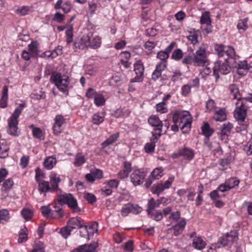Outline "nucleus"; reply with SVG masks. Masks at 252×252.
<instances>
[{"mask_svg": "<svg viewBox=\"0 0 252 252\" xmlns=\"http://www.w3.org/2000/svg\"><path fill=\"white\" fill-rule=\"evenodd\" d=\"M198 34L196 32H190L189 35L187 36V38L191 43L195 44L198 43Z\"/></svg>", "mask_w": 252, "mask_h": 252, "instance_id": "bf43d9fd", "label": "nucleus"}, {"mask_svg": "<svg viewBox=\"0 0 252 252\" xmlns=\"http://www.w3.org/2000/svg\"><path fill=\"white\" fill-rule=\"evenodd\" d=\"M9 147L6 142L2 140L0 142V158H4L8 156Z\"/></svg>", "mask_w": 252, "mask_h": 252, "instance_id": "473e14b6", "label": "nucleus"}, {"mask_svg": "<svg viewBox=\"0 0 252 252\" xmlns=\"http://www.w3.org/2000/svg\"><path fill=\"white\" fill-rule=\"evenodd\" d=\"M163 198L156 201L153 198L150 199L148 203V208L147 209V212L148 215L151 214L156 208H158L159 206V205L163 202Z\"/></svg>", "mask_w": 252, "mask_h": 252, "instance_id": "412c9836", "label": "nucleus"}, {"mask_svg": "<svg viewBox=\"0 0 252 252\" xmlns=\"http://www.w3.org/2000/svg\"><path fill=\"white\" fill-rule=\"evenodd\" d=\"M23 218L26 220H31L33 216V210L29 208H24L21 212Z\"/></svg>", "mask_w": 252, "mask_h": 252, "instance_id": "ea45409f", "label": "nucleus"}, {"mask_svg": "<svg viewBox=\"0 0 252 252\" xmlns=\"http://www.w3.org/2000/svg\"><path fill=\"white\" fill-rule=\"evenodd\" d=\"M239 180L236 178H231L227 179L224 185H221L219 187V190L220 192L228 191L230 189L238 186Z\"/></svg>", "mask_w": 252, "mask_h": 252, "instance_id": "dca6fc26", "label": "nucleus"}, {"mask_svg": "<svg viewBox=\"0 0 252 252\" xmlns=\"http://www.w3.org/2000/svg\"><path fill=\"white\" fill-rule=\"evenodd\" d=\"M30 252H45L44 245L40 241L36 242Z\"/></svg>", "mask_w": 252, "mask_h": 252, "instance_id": "3c124183", "label": "nucleus"}, {"mask_svg": "<svg viewBox=\"0 0 252 252\" xmlns=\"http://www.w3.org/2000/svg\"><path fill=\"white\" fill-rule=\"evenodd\" d=\"M31 12V9L27 6H21L16 10V13L20 15L24 16Z\"/></svg>", "mask_w": 252, "mask_h": 252, "instance_id": "603ef678", "label": "nucleus"}, {"mask_svg": "<svg viewBox=\"0 0 252 252\" xmlns=\"http://www.w3.org/2000/svg\"><path fill=\"white\" fill-rule=\"evenodd\" d=\"M57 200L61 205H67L74 212H79L81 210L77 199L71 193L60 194L58 195Z\"/></svg>", "mask_w": 252, "mask_h": 252, "instance_id": "423d86ee", "label": "nucleus"}, {"mask_svg": "<svg viewBox=\"0 0 252 252\" xmlns=\"http://www.w3.org/2000/svg\"><path fill=\"white\" fill-rule=\"evenodd\" d=\"M31 127L32 128V134L34 137L40 139H44L43 133L39 128L34 127L33 126H31Z\"/></svg>", "mask_w": 252, "mask_h": 252, "instance_id": "de8ad7c7", "label": "nucleus"}, {"mask_svg": "<svg viewBox=\"0 0 252 252\" xmlns=\"http://www.w3.org/2000/svg\"><path fill=\"white\" fill-rule=\"evenodd\" d=\"M157 58L160 60V62L167 63V60L169 58V55L164 51H160L158 53Z\"/></svg>", "mask_w": 252, "mask_h": 252, "instance_id": "5fc2aeb1", "label": "nucleus"}, {"mask_svg": "<svg viewBox=\"0 0 252 252\" xmlns=\"http://www.w3.org/2000/svg\"><path fill=\"white\" fill-rule=\"evenodd\" d=\"M98 224L96 222H93L91 224L87 226L84 225L83 229L80 231V234L82 237H85L88 236L90 239L93 236L94 233H97L98 230Z\"/></svg>", "mask_w": 252, "mask_h": 252, "instance_id": "2eb2a0df", "label": "nucleus"}, {"mask_svg": "<svg viewBox=\"0 0 252 252\" xmlns=\"http://www.w3.org/2000/svg\"><path fill=\"white\" fill-rule=\"evenodd\" d=\"M74 252H96L94 245H84L80 246L78 248L74 250Z\"/></svg>", "mask_w": 252, "mask_h": 252, "instance_id": "7c9ffc66", "label": "nucleus"}, {"mask_svg": "<svg viewBox=\"0 0 252 252\" xmlns=\"http://www.w3.org/2000/svg\"><path fill=\"white\" fill-rule=\"evenodd\" d=\"M173 122L179 125L183 132H188L191 128L192 117L188 111H178L173 116Z\"/></svg>", "mask_w": 252, "mask_h": 252, "instance_id": "f03ea898", "label": "nucleus"}, {"mask_svg": "<svg viewBox=\"0 0 252 252\" xmlns=\"http://www.w3.org/2000/svg\"><path fill=\"white\" fill-rule=\"evenodd\" d=\"M85 158L81 154H78L76 155L74 161V165L76 167H79L85 162Z\"/></svg>", "mask_w": 252, "mask_h": 252, "instance_id": "a19ab883", "label": "nucleus"}, {"mask_svg": "<svg viewBox=\"0 0 252 252\" xmlns=\"http://www.w3.org/2000/svg\"><path fill=\"white\" fill-rule=\"evenodd\" d=\"M9 219L8 211L6 209L0 210V223L7 221Z\"/></svg>", "mask_w": 252, "mask_h": 252, "instance_id": "a18cd8bd", "label": "nucleus"}, {"mask_svg": "<svg viewBox=\"0 0 252 252\" xmlns=\"http://www.w3.org/2000/svg\"><path fill=\"white\" fill-rule=\"evenodd\" d=\"M236 105L234 117L239 123H242L246 118L247 109L241 101H237Z\"/></svg>", "mask_w": 252, "mask_h": 252, "instance_id": "f8f14e48", "label": "nucleus"}, {"mask_svg": "<svg viewBox=\"0 0 252 252\" xmlns=\"http://www.w3.org/2000/svg\"><path fill=\"white\" fill-rule=\"evenodd\" d=\"M146 174L143 169H134L130 176V181L134 186L139 185L143 182Z\"/></svg>", "mask_w": 252, "mask_h": 252, "instance_id": "9b49d317", "label": "nucleus"}, {"mask_svg": "<svg viewBox=\"0 0 252 252\" xmlns=\"http://www.w3.org/2000/svg\"><path fill=\"white\" fill-rule=\"evenodd\" d=\"M163 169L161 167H158L153 170L151 175L154 179H159L163 175Z\"/></svg>", "mask_w": 252, "mask_h": 252, "instance_id": "c03bdc74", "label": "nucleus"}, {"mask_svg": "<svg viewBox=\"0 0 252 252\" xmlns=\"http://www.w3.org/2000/svg\"><path fill=\"white\" fill-rule=\"evenodd\" d=\"M206 245V242L199 237H196L193 238L192 241L193 247L198 250H203Z\"/></svg>", "mask_w": 252, "mask_h": 252, "instance_id": "bb28decb", "label": "nucleus"}, {"mask_svg": "<svg viewBox=\"0 0 252 252\" xmlns=\"http://www.w3.org/2000/svg\"><path fill=\"white\" fill-rule=\"evenodd\" d=\"M165 105L166 104L164 102L158 103L156 106V111L161 114L166 113L167 112V108Z\"/></svg>", "mask_w": 252, "mask_h": 252, "instance_id": "13d9d810", "label": "nucleus"}, {"mask_svg": "<svg viewBox=\"0 0 252 252\" xmlns=\"http://www.w3.org/2000/svg\"><path fill=\"white\" fill-rule=\"evenodd\" d=\"M105 115L103 113L94 114L92 118V122L95 125H99L104 121Z\"/></svg>", "mask_w": 252, "mask_h": 252, "instance_id": "58836bf2", "label": "nucleus"}, {"mask_svg": "<svg viewBox=\"0 0 252 252\" xmlns=\"http://www.w3.org/2000/svg\"><path fill=\"white\" fill-rule=\"evenodd\" d=\"M180 216L181 214L179 211L172 212L169 217V220L172 223H178V222H179L181 221V220L185 219L184 218H181Z\"/></svg>", "mask_w": 252, "mask_h": 252, "instance_id": "e433bc0d", "label": "nucleus"}, {"mask_svg": "<svg viewBox=\"0 0 252 252\" xmlns=\"http://www.w3.org/2000/svg\"><path fill=\"white\" fill-rule=\"evenodd\" d=\"M248 21L247 18L240 20L237 24V28L239 30L245 31L248 28Z\"/></svg>", "mask_w": 252, "mask_h": 252, "instance_id": "49530a36", "label": "nucleus"}, {"mask_svg": "<svg viewBox=\"0 0 252 252\" xmlns=\"http://www.w3.org/2000/svg\"><path fill=\"white\" fill-rule=\"evenodd\" d=\"M123 169L118 173V177L121 179L127 178L129 173L132 171L131 164L129 162H124Z\"/></svg>", "mask_w": 252, "mask_h": 252, "instance_id": "6ab92c4d", "label": "nucleus"}, {"mask_svg": "<svg viewBox=\"0 0 252 252\" xmlns=\"http://www.w3.org/2000/svg\"><path fill=\"white\" fill-rule=\"evenodd\" d=\"M174 180V177L173 176H171L168 178V180L164 182H160L157 185H154V191L153 192L159 195L165 189H169Z\"/></svg>", "mask_w": 252, "mask_h": 252, "instance_id": "4468645a", "label": "nucleus"}, {"mask_svg": "<svg viewBox=\"0 0 252 252\" xmlns=\"http://www.w3.org/2000/svg\"><path fill=\"white\" fill-rule=\"evenodd\" d=\"M56 163L57 160L56 158L51 156L48 157L45 159L43 162V165L46 169L48 170H51L54 167Z\"/></svg>", "mask_w": 252, "mask_h": 252, "instance_id": "cd10ccee", "label": "nucleus"}, {"mask_svg": "<svg viewBox=\"0 0 252 252\" xmlns=\"http://www.w3.org/2000/svg\"><path fill=\"white\" fill-rule=\"evenodd\" d=\"M8 100V88L4 86L2 89V96L0 100V107L2 108H5L7 105Z\"/></svg>", "mask_w": 252, "mask_h": 252, "instance_id": "c85d7f7f", "label": "nucleus"}, {"mask_svg": "<svg viewBox=\"0 0 252 252\" xmlns=\"http://www.w3.org/2000/svg\"><path fill=\"white\" fill-rule=\"evenodd\" d=\"M84 197L87 201V202L90 204H93L96 201L95 196L92 193H85Z\"/></svg>", "mask_w": 252, "mask_h": 252, "instance_id": "680f3d73", "label": "nucleus"}, {"mask_svg": "<svg viewBox=\"0 0 252 252\" xmlns=\"http://www.w3.org/2000/svg\"><path fill=\"white\" fill-rule=\"evenodd\" d=\"M119 136V134L118 133H116L111 135L108 139H107L101 144L102 148L104 149L106 147L112 145L117 140Z\"/></svg>", "mask_w": 252, "mask_h": 252, "instance_id": "2f4dec72", "label": "nucleus"}, {"mask_svg": "<svg viewBox=\"0 0 252 252\" xmlns=\"http://www.w3.org/2000/svg\"><path fill=\"white\" fill-rule=\"evenodd\" d=\"M149 124L154 127V130L152 132L153 135L157 137H160L163 124L159 118L155 115L151 116L148 119Z\"/></svg>", "mask_w": 252, "mask_h": 252, "instance_id": "9d476101", "label": "nucleus"}, {"mask_svg": "<svg viewBox=\"0 0 252 252\" xmlns=\"http://www.w3.org/2000/svg\"><path fill=\"white\" fill-rule=\"evenodd\" d=\"M179 154L188 159H192L194 157V152L190 148H185L179 152Z\"/></svg>", "mask_w": 252, "mask_h": 252, "instance_id": "72a5a7b5", "label": "nucleus"}, {"mask_svg": "<svg viewBox=\"0 0 252 252\" xmlns=\"http://www.w3.org/2000/svg\"><path fill=\"white\" fill-rule=\"evenodd\" d=\"M238 240V233L236 230H231L221 236L218 241V244L223 247L231 246Z\"/></svg>", "mask_w": 252, "mask_h": 252, "instance_id": "6e6552de", "label": "nucleus"}, {"mask_svg": "<svg viewBox=\"0 0 252 252\" xmlns=\"http://www.w3.org/2000/svg\"><path fill=\"white\" fill-rule=\"evenodd\" d=\"M25 107V104H20L16 108L11 116L8 120L7 132L11 135L17 136L19 133L18 130V118L22 113L23 108Z\"/></svg>", "mask_w": 252, "mask_h": 252, "instance_id": "20e7f679", "label": "nucleus"}, {"mask_svg": "<svg viewBox=\"0 0 252 252\" xmlns=\"http://www.w3.org/2000/svg\"><path fill=\"white\" fill-rule=\"evenodd\" d=\"M231 63H232L230 61H225L220 59L215 63L213 67V74L215 76L216 80L220 77L219 73L225 75L230 72Z\"/></svg>", "mask_w": 252, "mask_h": 252, "instance_id": "0eeeda50", "label": "nucleus"}, {"mask_svg": "<svg viewBox=\"0 0 252 252\" xmlns=\"http://www.w3.org/2000/svg\"><path fill=\"white\" fill-rule=\"evenodd\" d=\"M41 213L42 215L46 217L49 218L50 217V213L51 209L50 208L49 206H43L41 207Z\"/></svg>", "mask_w": 252, "mask_h": 252, "instance_id": "69168bd1", "label": "nucleus"}, {"mask_svg": "<svg viewBox=\"0 0 252 252\" xmlns=\"http://www.w3.org/2000/svg\"><path fill=\"white\" fill-rule=\"evenodd\" d=\"M202 131L206 137H209L213 133L214 130L208 123H206L202 127Z\"/></svg>", "mask_w": 252, "mask_h": 252, "instance_id": "79ce46f5", "label": "nucleus"}, {"mask_svg": "<svg viewBox=\"0 0 252 252\" xmlns=\"http://www.w3.org/2000/svg\"><path fill=\"white\" fill-rule=\"evenodd\" d=\"M208 54L206 49L200 47L193 54L194 60V66H204L208 62Z\"/></svg>", "mask_w": 252, "mask_h": 252, "instance_id": "1a4fd4ad", "label": "nucleus"}, {"mask_svg": "<svg viewBox=\"0 0 252 252\" xmlns=\"http://www.w3.org/2000/svg\"><path fill=\"white\" fill-rule=\"evenodd\" d=\"M213 118L216 121H224L226 119V115L225 110L223 108H220L219 110L216 111L214 114Z\"/></svg>", "mask_w": 252, "mask_h": 252, "instance_id": "c756f323", "label": "nucleus"}, {"mask_svg": "<svg viewBox=\"0 0 252 252\" xmlns=\"http://www.w3.org/2000/svg\"><path fill=\"white\" fill-rule=\"evenodd\" d=\"M72 230L68 226L62 228L60 230V233L62 236L64 238H67L70 235Z\"/></svg>", "mask_w": 252, "mask_h": 252, "instance_id": "0e129e2a", "label": "nucleus"}, {"mask_svg": "<svg viewBox=\"0 0 252 252\" xmlns=\"http://www.w3.org/2000/svg\"><path fill=\"white\" fill-rule=\"evenodd\" d=\"M134 71L136 76L130 81V83L140 82L143 80L144 67L141 61H137L134 64Z\"/></svg>", "mask_w": 252, "mask_h": 252, "instance_id": "ddd939ff", "label": "nucleus"}, {"mask_svg": "<svg viewBox=\"0 0 252 252\" xmlns=\"http://www.w3.org/2000/svg\"><path fill=\"white\" fill-rule=\"evenodd\" d=\"M83 220L79 217L70 219L67 223V225L72 230L73 229L83 228Z\"/></svg>", "mask_w": 252, "mask_h": 252, "instance_id": "a211bd4d", "label": "nucleus"}, {"mask_svg": "<svg viewBox=\"0 0 252 252\" xmlns=\"http://www.w3.org/2000/svg\"><path fill=\"white\" fill-rule=\"evenodd\" d=\"M38 190L40 193H45L48 191H55L52 187H50L49 183L47 181H41L38 183Z\"/></svg>", "mask_w": 252, "mask_h": 252, "instance_id": "a878e982", "label": "nucleus"}, {"mask_svg": "<svg viewBox=\"0 0 252 252\" xmlns=\"http://www.w3.org/2000/svg\"><path fill=\"white\" fill-rule=\"evenodd\" d=\"M228 91L234 99H237V101H241V96L237 85L234 84L230 85L228 87Z\"/></svg>", "mask_w": 252, "mask_h": 252, "instance_id": "5701e85b", "label": "nucleus"}, {"mask_svg": "<svg viewBox=\"0 0 252 252\" xmlns=\"http://www.w3.org/2000/svg\"><path fill=\"white\" fill-rule=\"evenodd\" d=\"M27 236H28V230L25 227L23 229H21L20 230V232L19 234V236L18 238V242L19 243H23L26 242L27 240Z\"/></svg>", "mask_w": 252, "mask_h": 252, "instance_id": "09e8293b", "label": "nucleus"}, {"mask_svg": "<svg viewBox=\"0 0 252 252\" xmlns=\"http://www.w3.org/2000/svg\"><path fill=\"white\" fill-rule=\"evenodd\" d=\"M243 150L248 155L252 154V138L244 146Z\"/></svg>", "mask_w": 252, "mask_h": 252, "instance_id": "052dcab7", "label": "nucleus"}, {"mask_svg": "<svg viewBox=\"0 0 252 252\" xmlns=\"http://www.w3.org/2000/svg\"><path fill=\"white\" fill-rule=\"evenodd\" d=\"M56 9H62L65 13H68L70 11L71 6L69 2H63V0H58L55 4L54 6Z\"/></svg>", "mask_w": 252, "mask_h": 252, "instance_id": "b1692460", "label": "nucleus"}, {"mask_svg": "<svg viewBox=\"0 0 252 252\" xmlns=\"http://www.w3.org/2000/svg\"><path fill=\"white\" fill-rule=\"evenodd\" d=\"M101 44V37L96 33L89 31L77 39L74 44L75 49L84 50L88 48L96 49Z\"/></svg>", "mask_w": 252, "mask_h": 252, "instance_id": "f257e3e1", "label": "nucleus"}, {"mask_svg": "<svg viewBox=\"0 0 252 252\" xmlns=\"http://www.w3.org/2000/svg\"><path fill=\"white\" fill-rule=\"evenodd\" d=\"M151 218L156 221L160 220L162 217L163 215L160 210L153 211L151 214L149 215Z\"/></svg>", "mask_w": 252, "mask_h": 252, "instance_id": "864d4df0", "label": "nucleus"}, {"mask_svg": "<svg viewBox=\"0 0 252 252\" xmlns=\"http://www.w3.org/2000/svg\"><path fill=\"white\" fill-rule=\"evenodd\" d=\"M183 56V53L180 49L175 50L172 55L171 58L176 61H179L182 58Z\"/></svg>", "mask_w": 252, "mask_h": 252, "instance_id": "4d7b16f0", "label": "nucleus"}, {"mask_svg": "<svg viewBox=\"0 0 252 252\" xmlns=\"http://www.w3.org/2000/svg\"><path fill=\"white\" fill-rule=\"evenodd\" d=\"M167 66V63L159 62L156 64L155 69L162 72L166 68Z\"/></svg>", "mask_w": 252, "mask_h": 252, "instance_id": "338daca9", "label": "nucleus"}, {"mask_svg": "<svg viewBox=\"0 0 252 252\" xmlns=\"http://www.w3.org/2000/svg\"><path fill=\"white\" fill-rule=\"evenodd\" d=\"M132 207V204L127 203L124 205L121 210V214L123 216L126 217L131 212V208Z\"/></svg>", "mask_w": 252, "mask_h": 252, "instance_id": "8fccbe9b", "label": "nucleus"}, {"mask_svg": "<svg viewBox=\"0 0 252 252\" xmlns=\"http://www.w3.org/2000/svg\"><path fill=\"white\" fill-rule=\"evenodd\" d=\"M14 185V182L11 178H8L4 180L2 185L1 190L4 192H8Z\"/></svg>", "mask_w": 252, "mask_h": 252, "instance_id": "c9c22d12", "label": "nucleus"}, {"mask_svg": "<svg viewBox=\"0 0 252 252\" xmlns=\"http://www.w3.org/2000/svg\"><path fill=\"white\" fill-rule=\"evenodd\" d=\"M215 50L217 52L219 59L225 61H230L232 63L234 62L236 55L232 47L216 45Z\"/></svg>", "mask_w": 252, "mask_h": 252, "instance_id": "39448f33", "label": "nucleus"}, {"mask_svg": "<svg viewBox=\"0 0 252 252\" xmlns=\"http://www.w3.org/2000/svg\"><path fill=\"white\" fill-rule=\"evenodd\" d=\"M160 137L153 135L151 138V142L147 143L145 146V151L147 153H153L155 150V144Z\"/></svg>", "mask_w": 252, "mask_h": 252, "instance_id": "4be33fe9", "label": "nucleus"}, {"mask_svg": "<svg viewBox=\"0 0 252 252\" xmlns=\"http://www.w3.org/2000/svg\"><path fill=\"white\" fill-rule=\"evenodd\" d=\"M64 15L58 12H56L53 19V21L58 23H62L64 20Z\"/></svg>", "mask_w": 252, "mask_h": 252, "instance_id": "774afa93", "label": "nucleus"}, {"mask_svg": "<svg viewBox=\"0 0 252 252\" xmlns=\"http://www.w3.org/2000/svg\"><path fill=\"white\" fill-rule=\"evenodd\" d=\"M211 21L209 16V13L206 12L203 14L201 17L200 23L201 24H206L210 25Z\"/></svg>", "mask_w": 252, "mask_h": 252, "instance_id": "6e6d98bb", "label": "nucleus"}, {"mask_svg": "<svg viewBox=\"0 0 252 252\" xmlns=\"http://www.w3.org/2000/svg\"><path fill=\"white\" fill-rule=\"evenodd\" d=\"M233 125L230 122H226L224 123L221 127V131L224 133L225 135H229L231 130L233 128Z\"/></svg>", "mask_w": 252, "mask_h": 252, "instance_id": "37998d69", "label": "nucleus"}, {"mask_svg": "<svg viewBox=\"0 0 252 252\" xmlns=\"http://www.w3.org/2000/svg\"><path fill=\"white\" fill-rule=\"evenodd\" d=\"M65 123V119L62 115L56 116L55 118V123L53 129L55 134L58 135L63 130V125Z\"/></svg>", "mask_w": 252, "mask_h": 252, "instance_id": "f3484780", "label": "nucleus"}, {"mask_svg": "<svg viewBox=\"0 0 252 252\" xmlns=\"http://www.w3.org/2000/svg\"><path fill=\"white\" fill-rule=\"evenodd\" d=\"M49 177L52 189L56 190L58 188L59 184L61 182V178L57 175V173L53 171L50 173Z\"/></svg>", "mask_w": 252, "mask_h": 252, "instance_id": "393cba45", "label": "nucleus"}, {"mask_svg": "<svg viewBox=\"0 0 252 252\" xmlns=\"http://www.w3.org/2000/svg\"><path fill=\"white\" fill-rule=\"evenodd\" d=\"M35 180L37 182L43 181L42 179L44 178V174L41 170L37 167L35 169Z\"/></svg>", "mask_w": 252, "mask_h": 252, "instance_id": "e2e57ef3", "label": "nucleus"}, {"mask_svg": "<svg viewBox=\"0 0 252 252\" xmlns=\"http://www.w3.org/2000/svg\"><path fill=\"white\" fill-rule=\"evenodd\" d=\"M106 99L102 94L97 93L94 98V103L96 106H101L104 105Z\"/></svg>", "mask_w": 252, "mask_h": 252, "instance_id": "4c0bfd02", "label": "nucleus"}, {"mask_svg": "<svg viewBox=\"0 0 252 252\" xmlns=\"http://www.w3.org/2000/svg\"><path fill=\"white\" fill-rule=\"evenodd\" d=\"M186 224L185 219H182L179 222L174 225L171 230H173V234L175 236H178L181 234L184 230Z\"/></svg>", "mask_w": 252, "mask_h": 252, "instance_id": "aec40b11", "label": "nucleus"}, {"mask_svg": "<svg viewBox=\"0 0 252 252\" xmlns=\"http://www.w3.org/2000/svg\"><path fill=\"white\" fill-rule=\"evenodd\" d=\"M51 81L63 93H66L72 88L70 78L66 75L54 72L52 73Z\"/></svg>", "mask_w": 252, "mask_h": 252, "instance_id": "7ed1b4c3", "label": "nucleus"}, {"mask_svg": "<svg viewBox=\"0 0 252 252\" xmlns=\"http://www.w3.org/2000/svg\"><path fill=\"white\" fill-rule=\"evenodd\" d=\"M28 51L34 57H36L38 52V44L37 41H32L28 45Z\"/></svg>", "mask_w": 252, "mask_h": 252, "instance_id": "f704fd0d", "label": "nucleus"}]
</instances>
